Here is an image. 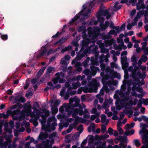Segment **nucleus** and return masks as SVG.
Instances as JSON below:
<instances>
[{"label":"nucleus","instance_id":"52","mask_svg":"<svg viewBox=\"0 0 148 148\" xmlns=\"http://www.w3.org/2000/svg\"><path fill=\"white\" fill-rule=\"evenodd\" d=\"M0 35L1 38L3 40H5L8 39V36L7 34H3L0 33Z\"/></svg>","mask_w":148,"mask_h":148},{"label":"nucleus","instance_id":"37","mask_svg":"<svg viewBox=\"0 0 148 148\" xmlns=\"http://www.w3.org/2000/svg\"><path fill=\"white\" fill-rule=\"evenodd\" d=\"M55 75L58 77H59V79L61 78V77L64 78L65 77L64 74L62 72L56 73L55 74Z\"/></svg>","mask_w":148,"mask_h":148},{"label":"nucleus","instance_id":"21","mask_svg":"<svg viewBox=\"0 0 148 148\" xmlns=\"http://www.w3.org/2000/svg\"><path fill=\"white\" fill-rule=\"evenodd\" d=\"M14 103L18 102H24L25 101L24 98L23 97H20L19 95L15 96L14 98Z\"/></svg>","mask_w":148,"mask_h":148},{"label":"nucleus","instance_id":"36","mask_svg":"<svg viewBox=\"0 0 148 148\" xmlns=\"http://www.w3.org/2000/svg\"><path fill=\"white\" fill-rule=\"evenodd\" d=\"M76 125L73 123V124H71L69 126V129L67 130V132L69 133L73 129V128H75Z\"/></svg>","mask_w":148,"mask_h":148},{"label":"nucleus","instance_id":"39","mask_svg":"<svg viewBox=\"0 0 148 148\" xmlns=\"http://www.w3.org/2000/svg\"><path fill=\"white\" fill-rule=\"evenodd\" d=\"M100 115L99 112H97L96 113V114L92 115L91 116L90 119L91 121L94 120L97 117H98Z\"/></svg>","mask_w":148,"mask_h":148},{"label":"nucleus","instance_id":"10","mask_svg":"<svg viewBox=\"0 0 148 148\" xmlns=\"http://www.w3.org/2000/svg\"><path fill=\"white\" fill-rule=\"evenodd\" d=\"M144 133L145 134L143 137L142 142L146 145L142 146L141 148H148V130H146L145 128H143L140 131L139 133L141 134Z\"/></svg>","mask_w":148,"mask_h":148},{"label":"nucleus","instance_id":"62","mask_svg":"<svg viewBox=\"0 0 148 148\" xmlns=\"http://www.w3.org/2000/svg\"><path fill=\"white\" fill-rule=\"evenodd\" d=\"M141 59L142 60L143 62H145L148 59L147 57L145 55H143L141 56Z\"/></svg>","mask_w":148,"mask_h":148},{"label":"nucleus","instance_id":"6","mask_svg":"<svg viewBox=\"0 0 148 148\" xmlns=\"http://www.w3.org/2000/svg\"><path fill=\"white\" fill-rule=\"evenodd\" d=\"M131 90V88L129 87L127 89V92H126V96L124 97V98L122 101L121 103L123 104V106L125 107H130L131 106L136 104L137 102V100L134 99L133 102L131 99L129 100V94Z\"/></svg>","mask_w":148,"mask_h":148},{"label":"nucleus","instance_id":"51","mask_svg":"<svg viewBox=\"0 0 148 148\" xmlns=\"http://www.w3.org/2000/svg\"><path fill=\"white\" fill-rule=\"evenodd\" d=\"M72 47L70 46H69L67 47H65L64 49H62L61 51L62 53L66 52L67 51H69L71 49Z\"/></svg>","mask_w":148,"mask_h":148},{"label":"nucleus","instance_id":"29","mask_svg":"<svg viewBox=\"0 0 148 148\" xmlns=\"http://www.w3.org/2000/svg\"><path fill=\"white\" fill-rule=\"evenodd\" d=\"M107 84L109 86H110L111 85L116 86L118 84V82L117 81L112 80L107 82Z\"/></svg>","mask_w":148,"mask_h":148},{"label":"nucleus","instance_id":"64","mask_svg":"<svg viewBox=\"0 0 148 148\" xmlns=\"http://www.w3.org/2000/svg\"><path fill=\"white\" fill-rule=\"evenodd\" d=\"M13 114L15 115H18L21 113V111L19 109H17L13 111Z\"/></svg>","mask_w":148,"mask_h":148},{"label":"nucleus","instance_id":"44","mask_svg":"<svg viewBox=\"0 0 148 148\" xmlns=\"http://www.w3.org/2000/svg\"><path fill=\"white\" fill-rule=\"evenodd\" d=\"M44 114H42L40 112L41 114L40 115V116H41L42 118V119H45V120H46V108H45L44 110Z\"/></svg>","mask_w":148,"mask_h":148},{"label":"nucleus","instance_id":"18","mask_svg":"<svg viewBox=\"0 0 148 148\" xmlns=\"http://www.w3.org/2000/svg\"><path fill=\"white\" fill-rule=\"evenodd\" d=\"M105 40L103 43L104 44V46L106 47H108L109 46H111L113 43L114 40L113 38H111L110 39H106Z\"/></svg>","mask_w":148,"mask_h":148},{"label":"nucleus","instance_id":"23","mask_svg":"<svg viewBox=\"0 0 148 148\" xmlns=\"http://www.w3.org/2000/svg\"><path fill=\"white\" fill-rule=\"evenodd\" d=\"M109 137V135L107 134H105L103 136H99L98 135H96L95 138V139L96 140H100L105 139L108 138Z\"/></svg>","mask_w":148,"mask_h":148},{"label":"nucleus","instance_id":"9","mask_svg":"<svg viewBox=\"0 0 148 148\" xmlns=\"http://www.w3.org/2000/svg\"><path fill=\"white\" fill-rule=\"evenodd\" d=\"M57 120L54 116H53L49 118L47 121V131L49 132L54 131L55 129V126L57 125Z\"/></svg>","mask_w":148,"mask_h":148},{"label":"nucleus","instance_id":"17","mask_svg":"<svg viewBox=\"0 0 148 148\" xmlns=\"http://www.w3.org/2000/svg\"><path fill=\"white\" fill-rule=\"evenodd\" d=\"M46 53V44L44 46H42L41 48V50L40 51L38 54L37 56L38 59Z\"/></svg>","mask_w":148,"mask_h":148},{"label":"nucleus","instance_id":"59","mask_svg":"<svg viewBox=\"0 0 148 148\" xmlns=\"http://www.w3.org/2000/svg\"><path fill=\"white\" fill-rule=\"evenodd\" d=\"M135 25V23H129L127 26V28L128 30H130L131 29L132 26H134Z\"/></svg>","mask_w":148,"mask_h":148},{"label":"nucleus","instance_id":"63","mask_svg":"<svg viewBox=\"0 0 148 148\" xmlns=\"http://www.w3.org/2000/svg\"><path fill=\"white\" fill-rule=\"evenodd\" d=\"M77 130L79 131L80 133L82 132L83 130V126L82 125H79L77 128Z\"/></svg>","mask_w":148,"mask_h":148},{"label":"nucleus","instance_id":"19","mask_svg":"<svg viewBox=\"0 0 148 148\" xmlns=\"http://www.w3.org/2000/svg\"><path fill=\"white\" fill-rule=\"evenodd\" d=\"M80 99L78 98L77 97L75 96L73 98H70L69 100V102L70 103H71L73 101H75V106L76 107L78 106L79 102H80Z\"/></svg>","mask_w":148,"mask_h":148},{"label":"nucleus","instance_id":"14","mask_svg":"<svg viewBox=\"0 0 148 148\" xmlns=\"http://www.w3.org/2000/svg\"><path fill=\"white\" fill-rule=\"evenodd\" d=\"M113 34L115 36L117 35V33L115 31L114 29H112L110 30L108 32L107 35H106L103 37L102 39L104 40H106V39H110L111 36L110 35Z\"/></svg>","mask_w":148,"mask_h":148},{"label":"nucleus","instance_id":"33","mask_svg":"<svg viewBox=\"0 0 148 148\" xmlns=\"http://www.w3.org/2000/svg\"><path fill=\"white\" fill-rule=\"evenodd\" d=\"M109 100L108 99H106L103 103L102 107L104 109H106L109 107Z\"/></svg>","mask_w":148,"mask_h":148},{"label":"nucleus","instance_id":"54","mask_svg":"<svg viewBox=\"0 0 148 148\" xmlns=\"http://www.w3.org/2000/svg\"><path fill=\"white\" fill-rule=\"evenodd\" d=\"M117 139L119 141H121L122 142H124V141L126 139V137L120 136L117 138Z\"/></svg>","mask_w":148,"mask_h":148},{"label":"nucleus","instance_id":"50","mask_svg":"<svg viewBox=\"0 0 148 148\" xmlns=\"http://www.w3.org/2000/svg\"><path fill=\"white\" fill-rule=\"evenodd\" d=\"M119 4V3L117 2H115V4L114 5V11H116V10H118L120 9L121 7V5H119L118 7H117V5Z\"/></svg>","mask_w":148,"mask_h":148},{"label":"nucleus","instance_id":"24","mask_svg":"<svg viewBox=\"0 0 148 148\" xmlns=\"http://www.w3.org/2000/svg\"><path fill=\"white\" fill-rule=\"evenodd\" d=\"M85 122V120L82 118L77 116L75 118V121L73 123L76 126L79 122L84 123Z\"/></svg>","mask_w":148,"mask_h":148},{"label":"nucleus","instance_id":"56","mask_svg":"<svg viewBox=\"0 0 148 148\" xmlns=\"http://www.w3.org/2000/svg\"><path fill=\"white\" fill-rule=\"evenodd\" d=\"M20 106L21 107L22 106L21 105H19L18 103H17V104H15L14 105L10 107V109L11 110H13L16 108L18 107L20 108Z\"/></svg>","mask_w":148,"mask_h":148},{"label":"nucleus","instance_id":"25","mask_svg":"<svg viewBox=\"0 0 148 148\" xmlns=\"http://www.w3.org/2000/svg\"><path fill=\"white\" fill-rule=\"evenodd\" d=\"M109 25V22L108 21H106L105 22L104 24H103L101 23L100 25V26L101 28V29L102 31H104L108 27Z\"/></svg>","mask_w":148,"mask_h":148},{"label":"nucleus","instance_id":"4","mask_svg":"<svg viewBox=\"0 0 148 148\" xmlns=\"http://www.w3.org/2000/svg\"><path fill=\"white\" fill-rule=\"evenodd\" d=\"M97 83L95 79H93L91 82H88V87L85 86L84 88H81L78 89L77 93L81 94L83 90L85 93L92 92L94 91L93 89L96 88L97 87Z\"/></svg>","mask_w":148,"mask_h":148},{"label":"nucleus","instance_id":"12","mask_svg":"<svg viewBox=\"0 0 148 148\" xmlns=\"http://www.w3.org/2000/svg\"><path fill=\"white\" fill-rule=\"evenodd\" d=\"M46 68V66L43 67L39 70L36 74L35 77L31 80V82L32 84H34L36 83L38 80V79L42 76Z\"/></svg>","mask_w":148,"mask_h":148},{"label":"nucleus","instance_id":"15","mask_svg":"<svg viewBox=\"0 0 148 148\" xmlns=\"http://www.w3.org/2000/svg\"><path fill=\"white\" fill-rule=\"evenodd\" d=\"M131 62H133V66L135 67V70L138 69L139 67L136 66L137 64V57L135 55H133L131 57Z\"/></svg>","mask_w":148,"mask_h":148},{"label":"nucleus","instance_id":"47","mask_svg":"<svg viewBox=\"0 0 148 148\" xmlns=\"http://www.w3.org/2000/svg\"><path fill=\"white\" fill-rule=\"evenodd\" d=\"M58 110L56 107H52L51 108V112L53 114H56L58 112Z\"/></svg>","mask_w":148,"mask_h":148},{"label":"nucleus","instance_id":"31","mask_svg":"<svg viewBox=\"0 0 148 148\" xmlns=\"http://www.w3.org/2000/svg\"><path fill=\"white\" fill-rule=\"evenodd\" d=\"M95 130V124L93 123H91L90 126L88 128V131L90 132L92 130L93 132H94Z\"/></svg>","mask_w":148,"mask_h":148},{"label":"nucleus","instance_id":"42","mask_svg":"<svg viewBox=\"0 0 148 148\" xmlns=\"http://www.w3.org/2000/svg\"><path fill=\"white\" fill-rule=\"evenodd\" d=\"M38 80L36 82V83H37L38 85H40L41 83H44L45 80V78L42 77L40 78H38Z\"/></svg>","mask_w":148,"mask_h":148},{"label":"nucleus","instance_id":"5","mask_svg":"<svg viewBox=\"0 0 148 148\" xmlns=\"http://www.w3.org/2000/svg\"><path fill=\"white\" fill-rule=\"evenodd\" d=\"M144 82L143 83L141 82L140 80L138 79L136 80V83H133V86L132 88H131L132 91L130 92L131 93L132 96H134L136 97H138L139 98H141L142 96L140 95H137L136 91L140 93H142L143 92V89L142 88L139 87V86L144 84Z\"/></svg>","mask_w":148,"mask_h":148},{"label":"nucleus","instance_id":"40","mask_svg":"<svg viewBox=\"0 0 148 148\" xmlns=\"http://www.w3.org/2000/svg\"><path fill=\"white\" fill-rule=\"evenodd\" d=\"M141 3H139L136 5L137 10H140L141 9H144L145 7V6L144 4H141L140 6H139Z\"/></svg>","mask_w":148,"mask_h":148},{"label":"nucleus","instance_id":"16","mask_svg":"<svg viewBox=\"0 0 148 148\" xmlns=\"http://www.w3.org/2000/svg\"><path fill=\"white\" fill-rule=\"evenodd\" d=\"M99 52L96 53L95 54V58H94L93 57H92L90 59V61L91 64L93 65H98L99 64V62L97 61V56L98 55Z\"/></svg>","mask_w":148,"mask_h":148},{"label":"nucleus","instance_id":"32","mask_svg":"<svg viewBox=\"0 0 148 148\" xmlns=\"http://www.w3.org/2000/svg\"><path fill=\"white\" fill-rule=\"evenodd\" d=\"M134 133V130L133 129H132L131 131H129L128 130H126L125 132V134L126 136L131 135L133 134Z\"/></svg>","mask_w":148,"mask_h":148},{"label":"nucleus","instance_id":"28","mask_svg":"<svg viewBox=\"0 0 148 148\" xmlns=\"http://www.w3.org/2000/svg\"><path fill=\"white\" fill-rule=\"evenodd\" d=\"M101 121L102 123H106L107 124L108 123L109 121L108 119H107L106 116L104 114H102L101 116Z\"/></svg>","mask_w":148,"mask_h":148},{"label":"nucleus","instance_id":"8","mask_svg":"<svg viewBox=\"0 0 148 148\" xmlns=\"http://www.w3.org/2000/svg\"><path fill=\"white\" fill-rule=\"evenodd\" d=\"M85 10V8H84L81 12L77 14L72 20L70 21L69 23L70 24H72L80 18L84 19L88 18L90 15V9L88 10L86 13L83 14L82 13Z\"/></svg>","mask_w":148,"mask_h":148},{"label":"nucleus","instance_id":"45","mask_svg":"<svg viewBox=\"0 0 148 148\" xmlns=\"http://www.w3.org/2000/svg\"><path fill=\"white\" fill-rule=\"evenodd\" d=\"M90 68L92 72H95V73H96V71L99 70V68L98 67H96L93 65L91 66Z\"/></svg>","mask_w":148,"mask_h":148},{"label":"nucleus","instance_id":"43","mask_svg":"<svg viewBox=\"0 0 148 148\" xmlns=\"http://www.w3.org/2000/svg\"><path fill=\"white\" fill-rule=\"evenodd\" d=\"M129 108V107L128 108H125V109L124 110V112L127 114L132 115L133 113V111L130 109H127V108Z\"/></svg>","mask_w":148,"mask_h":148},{"label":"nucleus","instance_id":"20","mask_svg":"<svg viewBox=\"0 0 148 148\" xmlns=\"http://www.w3.org/2000/svg\"><path fill=\"white\" fill-rule=\"evenodd\" d=\"M80 86V84L79 82H76L73 83L72 84V87H70L68 89V91L69 92L70 90L73 89H75L79 87Z\"/></svg>","mask_w":148,"mask_h":148},{"label":"nucleus","instance_id":"49","mask_svg":"<svg viewBox=\"0 0 148 148\" xmlns=\"http://www.w3.org/2000/svg\"><path fill=\"white\" fill-rule=\"evenodd\" d=\"M133 143L137 147H139L141 145V143H140V141L138 139L134 140H133Z\"/></svg>","mask_w":148,"mask_h":148},{"label":"nucleus","instance_id":"61","mask_svg":"<svg viewBox=\"0 0 148 148\" xmlns=\"http://www.w3.org/2000/svg\"><path fill=\"white\" fill-rule=\"evenodd\" d=\"M16 117L18 118V119H17V120H18L19 121H21L24 119L25 114H22L19 116H16Z\"/></svg>","mask_w":148,"mask_h":148},{"label":"nucleus","instance_id":"13","mask_svg":"<svg viewBox=\"0 0 148 148\" xmlns=\"http://www.w3.org/2000/svg\"><path fill=\"white\" fill-rule=\"evenodd\" d=\"M97 44L98 45L100 48H101V53H108L109 52V50L107 49L104 47V44L102 43L101 40L98 41Z\"/></svg>","mask_w":148,"mask_h":148},{"label":"nucleus","instance_id":"57","mask_svg":"<svg viewBox=\"0 0 148 148\" xmlns=\"http://www.w3.org/2000/svg\"><path fill=\"white\" fill-rule=\"evenodd\" d=\"M141 49L143 50L144 53L147 55H148V47L144 48L142 47Z\"/></svg>","mask_w":148,"mask_h":148},{"label":"nucleus","instance_id":"48","mask_svg":"<svg viewBox=\"0 0 148 148\" xmlns=\"http://www.w3.org/2000/svg\"><path fill=\"white\" fill-rule=\"evenodd\" d=\"M138 66L139 67V68L138 69V70L139 69H141L142 70L143 72V73L142 74H145V71L146 69V67L145 66H142L141 65H140L139 66ZM146 76V75H145Z\"/></svg>","mask_w":148,"mask_h":148},{"label":"nucleus","instance_id":"38","mask_svg":"<svg viewBox=\"0 0 148 148\" xmlns=\"http://www.w3.org/2000/svg\"><path fill=\"white\" fill-rule=\"evenodd\" d=\"M90 58H88L83 63L84 67H87L88 66V63L90 61Z\"/></svg>","mask_w":148,"mask_h":148},{"label":"nucleus","instance_id":"11","mask_svg":"<svg viewBox=\"0 0 148 148\" xmlns=\"http://www.w3.org/2000/svg\"><path fill=\"white\" fill-rule=\"evenodd\" d=\"M101 16H106L107 19H109L110 17V14L109 13L108 10L99 11L97 14V18L99 21H101L104 20V18L101 17Z\"/></svg>","mask_w":148,"mask_h":148},{"label":"nucleus","instance_id":"2","mask_svg":"<svg viewBox=\"0 0 148 148\" xmlns=\"http://www.w3.org/2000/svg\"><path fill=\"white\" fill-rule=\"evenodd\" d=\"M136 83V82L130 80H124L123 81V84L121 86V89L119 90L116 91V93L118 94L121 97L124 98V97H126V92H127V89L130 86L133 85V83Z\"/></svg>","mask_w":148,"mask_h":148},{"label":"nucleus","instance_id":"22","mask_svg":"<svg viewBox=\"0 0 148 148\" xmlns=\"http://www.w3.org/2000/svg\"><path fill=\"white\" fill-rule=\"evenodd\" d=\"M46 139V132H41L38 138V140L41 141H44V139Z\"/></svg>","mask_w":148,"mask_h":148},{"label":"nucleus","instance_id":"30","mask_svg":"<svg viewBox=\"0 0 148 148\" xmlns=\"http://www.w3.org/2000/svg\"><path fill=\"white\" fill-rule=\"evenodd\" d=\"M33 107L34 109V112H36V111H39L37 108H39L40 106L37 102H35L33 104Z\"/></svg>","mask_w":148,"mask_h":148},{"label":"nucleus","instance_id":"1","mask_svg":"<svg viewBox=\"0 0 148 148\" xmlns=\"http://www.w3.org/2000/svg\"><path fill=\"white\" fill-rule=\"evenodd\" d=\"M77 30L79 32H82L83 34L82 36L83 38L84 39L82 41V45L83 46H87L89 43L90 42L93 43V44L91 45L90 47H89V49H90V47H92L93 46L95 45L94 43L99 34L100 30L99 27H95L92 29L91 27H89L87 29L88 34V36H87L85 34L86 30L85 26H82L79 27Z\"/></svg>","mask_w":148,"mask_h":148},{"label":"nucleus","instance_id":"53","mask_svg":"<svg viewBox=\"0 0 148 148\" xmlns=\"http://www.w3.org/2000/svg\"><path fill=\"white\" fill-rule=\"evenodd\" d=\"M110 65L112 68H115L117 69L118 68V65L115 62H111L110 63Z\"/></svg>","mask_w":148,"mask_h":148},{"label":"nucleus","instance_id":"55","mask_svg":"<svg viewBox=\"0 0 148 148\" xmlns=\"http://www.w3.org/2000/svg\"><path fill=\"white\" fill-rule=\"evenodd\" d=\"M47 71L49 73H53L55 71V69L53 67L49 66L47 68Z\"/></svg>","mask_w":148,"mask_h":148},{"label":"nucleus","instance_id":"26","mask_svg":"<svg viewBox=\"0 0 148 148\" xmlns=\"http://www.w3.org/2000/svg\"><path fill=\"white\" fill-rule=\"evenodd\" d=\"M36 113L34 115V119H32V121H35V123H37V120L40 117V112L39 111H36Z\"/></svg>","mask_w":148,"mask_h":148},{"label":"nucleus","instance_id":"58","mask_svg":"<svg viewBox=\"0 0 148 148\" xmlns=\"http://www.w3.org/2000/svg\"><path fill=\"white\" fill-rule=\"evenodd\" d=\"M137 1V0H130L129 1V2L130 3L132 4V5L133 6H136V5L139 3L138 2V3H136Z\"/></svg>","mask_w":148,"mask_h":148},{"label":"nucleus","instance_id":"7","mask_svg":"<svg viewBox=\"0 0 148 148\" xmlns=\"http://www.w3.org/2000/svg\"><path fill=\"white\" fill-rule=\"evenodd\" d=\"M128 70L131 71V75L132 78L134 79L133 81L136 82V80H139L140 78H144L146 76L145 74H142L141 71L138 70V69L135 70V67L133 69V67L132 66H130L128 68Z\"/></svg>","mask_w":148,"mask_h":148},{"label":"nucleus","instance_id":"41","mask_svg":"<svg viewBox=\"0 0 148 148\" xmlns=\"http://www.w3.org/2000/svg\"><path fill=\"white\" fill-rule=\"evenodd\" d=\"M122 64V67L123 69H126L129 66L128 63L126 61L121 62Z\"/></svg>","mask_w":148,"mask_h":148},{"label":"nucleus","instance_id":"34","mask_svg":"<svg viewBox=\"0 0 148 148\" xmlns=\"http://www.w3.org/2000/svg\"><path fill=\"white\" fill-rule=\"evenodd\" d=\"M88 138H89L88 145H90L92 144L94 140V137L92 135L88 136Z\"/></svg>","mask_w":148,"mask_h":148},{"label":"nucleus","instance_id":"46","mask_svg":"<svg viewBox=\"0 0 148 148\" xmlns=\"http://www.w3.org/2000/svg\"><path fill=\"white\" fill-rule=\"evenodd\" d=\"M47 148L51 147L52 146V145L53 143V140H51V141L47 140Z\"/></svg>","mask_w":148,"mask_h":148},{"label":"nucleus","instance_id":"27","mask_svg":"<svg viewBox=\"0 0 148 148\" xmlns=\"http://www.w3.org/2000/svg\"><path fill=\"white\" fill-rule=\"evenodd\" d=\"M36 148H46V140L43 141L41 144L37 145Z\"/></svg>","mask_w":148,"mask_h":148},{"label":"nucleus","instance_id":"35","mask_svg":"<svg viewBox=\"0 0 148 148\" xmlns=\"http://www.w3.org/2000/svg\"><path fill=\"white\" fill-rule=\"evenodd\" d=\"M110 75L112 77L116 78V77L118 75V74L116 72H115L114 70H111L110 71Z\"/></svg>","mask_w":148,"mask_h":148},{"label":"nucleus","instance_id":"3","mask_svg":"<svg viewBox=\"0 0 148 148\" xmlns=\"http://www.w3.org/2000/svg\"><path fill=\"white\" fill-rule=\"evenodd\" d=\"M71 107L68 104H64L63 105L61 106L59 111L61 112H62L64 110L66 112H71L72 114V116L73 117H75L76 115L78 114L80 115H82L84 113L83 111L82 110V108L79 107V109L73 108L70 109Z\"/></svg>","mask_w":148,"mask_h":148},{"label":"nucleus","instance_id":"60","mask_svg":"<svg viewBox=\"0 0 148 148\" xmlns=\"http://www.w3.org/2000/svg\"><path fill=\"white\" fill-rule=\"evenodd\" d=\"M90 71L88 69H85L83 71V73L86 75H88L90 73Z\"/></svg>","mask_w":148,"mask_h":148}]
</instances>
